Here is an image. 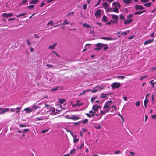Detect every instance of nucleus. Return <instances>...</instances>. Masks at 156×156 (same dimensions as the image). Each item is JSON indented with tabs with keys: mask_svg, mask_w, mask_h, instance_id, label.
Returning a JSON list of instances; mask_svg holds the SVG:
<instances>
[{
	"mask_svg": "<svg viewBox=\"0 0 156 156\" xmlns=\"http://www.w3.org/2000/svg\"><path fill=\"white\" fill-rule=\"evenodd\" d=\"M112 5H115L114 8L113 9V12L118 13L119 12H118V9L116 6L117 5L119 9H120L121 7V5L118 2H117L116 3L115 2H114L112 3Z\"/></svg>",
	"mask_w": 156,
	"mask_h": 156,
	"instance_id": "1",
	"label": "nucleus"
},
{
	"mask_svg": "<svg viewBox=\"0 0 156 156\" xmlns=\"http://www.w3.org/2000/svg\"><path fill=\"white\" fill-rule=\"evenodd\" d=\"M121 86V84L119 82H114L111 85V87L112 88L116 89L119 88Z\"/></svg>",
	"mask_w": 156,
	"mask_h": 156,
	"instance_id": "2",
	"label": "nucleus"
},
{
	"mask_svg": "<svg viewBox=\"0 0 156 156\" xmlns=\"http://www.w3.org/2000/svg\"><path fill=\"white\" fill-rule=\"evenodd\" d=\"M96 48L94 49V50L99 51L102 48V47L104 46V44L101 43H97L95 45Z\"/></svg>",
	"mask_w": 156,
	"mask_h": 156,
	"instance_id": "3",
	"label": "nucleus"
},
{
	"mask_svg": "<svg viewBox=\"0 0 156 156\" xmlns=\"http://www.w3.org/2000/svg\"><path fill=\"white\" fill-rule=\"evenodd\" d=\"M113 103V102L112 101H107L104 104L103 109H106V108H111L110 106L111 105V103Z\"/></svg>",
	"mask_w": 156,
	"mask_h": 156,
	"instance_id": "4",
	"label": "nucleus"
},
{
	"mask_svg": "<svg viewBox=\"0 0 156 156\" xmlns=\"http://www.w3.org/2000/svg\"><path fill=\"white\" fill-rule=\"evenodd\" d=\"M2 16L4 18H8L13 16V14L12 13H4L2 14Z\"/></svg>",
	"mask_w": 156,
	"mask_h": 156,
	"instance_id": "5",
	"label": "nucleus"
},
{
	"mask_svg": "<svg viewBox=\"0 0 156 156\" xmlns=\"http://www.w3.org/2000/svg\"><path fill=\"white\" fill-rule=\"evenodd\" d=\"M112 18L114 19V20L116 21L115 22V23L117 24L118 23V20L119 19V17L118 16L115 15H112Z\"/></svg>",
	"mask_w": 156,
	"mask_h": 156,
	"instance_id": "6",
	"label": "nucleus"
},
{
	"mask_svg": "<svg viewBox=\"0 0 156 156\" xmlns=\"http://www.w3.org/2000/svg\"><path fill=\"white\" fill-rule=\"evenodd\" d=\"M135 7L137 10H141L144 9V7L141 5H136L135 6Z\"/></svg>",
	"mask_w": 156,
	"mask_h": 156,
	"instance_id": "7",
	"label": "nucleus"
},
{
	"mask_svg": "<svg viewBox=\"0 0 156 156\" xmlns=\"http://www.w3.org/2000/svg\"><path fill=\"white\" fill-rule=\"evenodd\" d=\"M80 119V118L78 116L75 115H72L71 117V119L73 120H76Z\"/></svg>",
	"mask_w": 156,
	"mask_h": 156,
	"instance_id": "8",
	"label": "nucleus"
},
{
	"mask_svg": "<svg viewBox=\"0 0 156 156\" xmlns=\"http://www.w3.org/2000/svg\"><path fill=\"white\" fill-rule=\"evenodd\" d=\"M133 21V20H126L124 21V23L125 24H127L131 23Z\"/></svg>",
	"mask_w": 156,
	"mask_h": 156,
	"instance_id": "9",
	"label": "nucleus"
},
{
	"mask_svg": "<svg viewBox=\"0 0 156 156\" xmlns=\"http://www.w3.org/2000/svg\"><path fill=\"white\" fill-rule=\"evenodd\" d=\"M24 110L25 111V112L27 113H30L33 111L32 109L29 108H25Z\"/></svg>",
	"mask_w": 156,
	"mask_h": 156,
	"instance_id": "10",
	"label": "nucleus"
},
{
	"mask_svg": "<svg viewBox=\"0 0 156 156\" xmlns=\"http://www.w3.org/2000/svg\"><path fill=\"white\" fill-rule=\"evenodd\" d=\"M101 14V12L100 9L97 10L95 14V16L97 17L100 16Z\"/></svg>",
	"mask_w": 156,
	"mask_h": 156,
	"instance_id": "11",
	"label": "nucleus"
},
{
	"mask_svg": "<svg viewBox=\"0 0 156 156\" xmlns=\"http://www.w3.org/2000/svg\"><path fill=\"white\" fill-rule=\"evenodd\" d=\"M39 2V0H31L29 2V4H36L38 3Z\"/></svg>",
	"mask_w": 156,
	"mask_h": 156,
	"instance_id": "12",
	"label": "nucleus"
},
{
	"mask_svg": "<svg viewBox=\"0 0 156 156\" xmlns=\"http://www.w3.org/2000/svg\"><path fill=\"white\" fill-rule=\"evenodd\" d=\"M154 40V39H153L151 40H148L146 41L144 43V44L145 45H146L149 44H150V43L152 42Z\"/></svg>",
	"mask_w": 156,
	"mask_h": 156,
	"instance_id": "13",
	"label": "nucleus"
},
{
	"mask_svg": "<svg viewBox=\"0 0 156 156\" xmlns=\"http://www.w3.org/2000/svg\"><path fill=\"white\" fill-rule=\"evenodd\" d=\"M146 11V10L136 12L134 13V14L135 15H140L145 12Z\"/></svg>",
	"mask_w": 156,
	"mask_h": 156,
	"instance_id": "14",
	"label": "nucleus"
},
{
	"mask_svg": "<svg viewBox=\"0 0 156 156\" xmlns=\"http://www.w3.org/2000/svg\"><path fill=\"white\" fill-rule=\"evenodd\" d=\"M132 0H123V2L125 4H129L132 2Z\"/></svg>",
	"mask_w": 156,
	"mask_h": 156,
	"instance_id": "15",
	"label": "nucleus"
},
{
	"mask_svg": "<svg viewBox=\"0 0 156 156\" xmlns=\"http://www.w3.org/2000/svg\"><path fill=\"white\" fill-rule=\"evenodd\" d=\"M101 39H104V40H114L115 39H113L110 37H102L101 38Z\"/></svg>",
	"mask_w": 156,
	"mask_h": 156,
	"instance_id": "16",
	"label": "nucleus"
},
{
	"mask_svg": "<svg viewBox=\"0 0 156 156\" xmlns=\"http://www.w3.org/2000/svg\"><path fill=\"white\" fill-rule=\"evenodd\" d=\"M148 101V100L147 99H145L144 101V105L145 108H147Z\"/></svg>",
	"mask_w": 156,
	"mask_h": 156,
	"instance_id": "17",
	"label": "nucleus"
},
{
	"mask_svg": "<svg viewBox=\"0 0 156 156\" xmlns=\"http://www.w3.org/2000/svg\"><path fill=\"white\" fill-rule=\"evenodd\" d=\"M92 108L93 110H94L95 112L98 110V108L97 107V105H93L92 106Z\"/></svg>",
	"mask_w": 156,
	"mask_h": 156,
	"instance_id": "18",
	"label": "nucleus"
},
{
	"mask_svg": "<svg viewBox=\"0 0 156 156\" xmlns=\"http://www.w3.org/2000/svg\"><path fill=\"white\" fill-rule=\"evenodd\" d=\"M40 108V107L39 106H37V105L36 103L34 104H33V105L32 107L33 108H34V110H35L38 108Z\"/></svg>",
	"mask_w": 156,
	"mask_h": 156,
	"instance_id": "19",
	"label": "nucleus"
},
{
	"mask_svg": "<svg viewBox=\"0 0 156 156\" xmlns=\"http://www.w3.org/2000/svg\"><path fill=\"white\" fill-rule=\"evenodd\" d=\"M57 44V43H55L53 45H50L48 47V48L49 49H54L55 48V47L56 46Z\"/></svg>",
	"mask_w": 156,
	"mask_h": 156,
	"instance_id": "20",
	"label": "nucleus"
},
{
	"mask_svg": "<svg viewBox=\"0 0 156 156\" xmlns=\"http://www.w3.org/2000/svg\"><path fill=\"white\" fill-rule=\"evenodd\" d=\"M111 94H101V96H100V97L102 98H105L106 97L107 95H109Z\"/></svg>",
	"mask_w": 156,
	"mask_h": 156,
	"instance_id": "21",
	"label": "nucleus"
},
{
	"mask_svg": "<svg viewBox=\"0 0 156 156\" xmlns=\"http://www.w3.org/2000/svg\"><path fill=\"white\" fill-rule=\"evenodd\" d=\"M9 109L8 108H7L5 109L3 108V110H2V111H1L0 113V114H3L5 112L9 111Z\"/></svg>",
	"mask_w": 156,
	"mask_h": 156,
	"instance_id": "22",
	"label": "nucleus"
},
{
	"mask_svg": "<svg viewBox=\"0 0 156 156\" xmlns=\"http://www.w3.org/2000/svg\"><path fill=\"white\" fill-rule=\"evenodd\" d=\"M152 4L151 2H149V3L144 4L143 5L146 7H149L151 6V5Z\"/></svg>",
	"mask_w": 156,
	"mask_h": 156,
	"instance_id": "23",
	"label": "nucleus"
},
{
	"mask_svg": "<svg viewBox=\"0 0 156 156\" xmlns=\"http://www.w3.org/2000/svg\"><path fill=\"white\" fill-rule=\"evenodd\" d=\"M102 20L103 22H105L107 21V17L106 16L104 15L103 16L102 18Z\"/></svg>",
	"mask_w": 156,
	"mask_h": 156,
	"instance_id": "24",
	"label": "nucleus"
},
{
	"mask_svg": "<svg viewBox=\"0 0 156 156\" xmlns=\"http://www.w3.org/2000/svg\"><path fill=\"white\" fill-rule=\"evenodd\" d=\"M59 88V86H58L56 87H55L53 89H51L50 90L51 91H55L58 90Z\"/></svg>",
	"mask_w": 156,
	"mask_h": 156,
	"instance_id": "25",
	"label": "nucleus"
},
{
	"mask_svg": "<svg viewBox=\"0 0 156 156\" xmlns=\"http://www.w3.org/2000/svg\"><path fill=\"white\" fill-rule=\"evenodd\" d=\"M104 47L103 48V49L105 51L106 50H107V49H108V44H104Z\"/></svg>",
	"mask_w": 156,
	"mask_h": 156,
	"instance_id": "26",
	"label": "nucleus"
},
{
	"mask_svg": "<svg viewBox=\"0 0 156 156\" xmlns=\"http://www.w3.org/2000/svg\"><path fill=\"white\" fill-rule=\"evenodd\" d=\"M104 8L106 9L108 7V4L107 2H104L102 5Z\"/></svg>",
	"mask_w": 156,
	"mask_h": 156,
	"instance_id": "27",
	"label": "nucleus"
},
{
	"mask_svg": "<svg viewBox=\"0 0 156 156\" xmlns=\"http://www.w3.org/2000/svg\"><path fill=\"white\" fill-rule=\"evenodd\" d=\"M70 22L67 21L66 20H65L63 21L62 25H67L69 24Z\"/></svg>",
	"mask_w": 156,
	"mask_h": 156,
	"instance_id": "28",
	"label": "nucleus"
},
{
	"mask_svg": "<svg viewBox=\"0 0 156 156\" xmlns=\"http://www.w3.org/2000/svg\"><path fill=\"white\" fill-rule=\"evenodd\" d=\"M21 108H22L21 107H17L16 108V109L17 110V111L16 112V113L17 114L18 113L20 112V110H21Z\"/></svg>",
	"mask_w": 156,
	"mask_h": 156,
	"instance_id": "29",
	"label": "nucleus"
},
{
	"mask_svg": "<svg viewBox=\"0 0 156 156\" xmlns=\"http://www.w3.org/2000/svg\"><path fill=\"white\" fill-rule=\"evenodd\" d=\"M154 81V80H152L150 82V83L151 84V87L152 88H153L154 86V84H155L154 83H153V82Z\"/></svg>",
	"mask_w": 156,
	"mask_h": 156,
	"instance_id": "30",
	"label": "nucleus"
},
{
	"mask_svg": "<svg viewBox=\"0 0 156 156\" xmlns=\"http://www.w3.org/2000/svg\"><path fill=\"white\" fill-rule=\"evenodd\" d=\"M83 27H86L87 28H91V27L89 24H87L86 23H84L83 25Z\"/></svg>",
	"mask_w": 156,
	"mask_h": 156,
	"instance_id": "31",
	"label": "nucleus"
},
{
	"mask_svg": "<svg viewBox=\"0 0 156 156\" xmlns=\"http://www.w3.org/2000/svg\"><path fill=\"white\" fill-rule=\"evenodd\" d=\"M65 101L66 100L65 99H60L59 100V102L61 104H63L64 102H65Z\"/></svg>",
	"mask_w": 156,
	"mask_h": 156,
	"instance_id": "32",
	"label": "nucleus"
},
{
	"mask_svg": "<svg viewBox=\"0 0 156 156\" xmlns=\"http://www.w3.org/2000/svg\"><path fill=\"white\" fill-rule=\"evenodd\" d=\"M45 107L47 108V109H50L51 108L52 106L49 105L47 104H45Z\"/></svg>",
	"mask_w": 156,
	"mask_h": 156,
	"instance_id": "33",
	"label": "nucleus"
},
{
	"mask_svg": "<svg viewBox=\"0 0 156 156\" xmlns=\"http://www.w3.org/2000/svg\"><path fill=\"white\" fill-rule=\"evenodd\" d=\"M119 16V19L121 20H124L125 19V17L124 16L122 15H120Z\"/></svg>",
	"mask_w": 156,
	"mask_h": 156,
	"instance_id": "34",
	"label": "nucleus"
},
{
	"mask_svg": "<svg viewBox=\"0 0 156 156\" xmlns=\"http://www.w3.org/2000/svg\"><path fill=\"white\" fill-rule=\"evenodd\" d=\"M88 120L87 119H85L84 121L81 122V123H82L83 124H85L87 123L88 122Z\"/></svg>",
	"mask_w": 156,
	"mask_h": 156,
	"instance_id": "35",
	"label": "nucleus"
},
{
	"mask_svg": "<svg viewBox=\"0 0 156 156\" xmlns=\"http://www.w3.org/2000/svg\"><path fill=\"white\" fill-rule=\"evenodd\" d=\"M49 129H45V130H42L41 131V133H44L48 131L49 130Z\"/></svg>",
	"mask_w": 156,
	"mask_h": 156,
	"instance_id": "36",
	"label": "nucleus"
},
{
	"mask_svg": "<svg viewBox=\"0 0 156 156\" xmlns=\"http://www.w3.org/2000/svg\"><path fill=\"white\" fill-rule=\"evenodd\" d=\"M53 22L52 20H50L49 21L48 23L47 24V25H53Z\"/></svg>",
	"mask_w": 156,
	"mask_h": 156,
	"instance_id": "37",
	"label": "nucleus"
},
{
	"mask_svg": "<svg viewBox=\"0 0 156 156\" xmlns=\"http://www.w3.org/2000/svg\"><path fill=\"white\" fill-rule=\"evenodd\" d=\"M34 5H29L27 7V8L29 9H32L34 7Z\"/></svg>",
	"mask_w": 156,
	"mask_h": 156,
	"instance_id": "38",
	"label": "nucleus"
},
{
	"mask_svg": "<svg viewBox=\"0 0 156 156\" xmlns=\"http://www.w3.org/2000/svg\"><path fill=\"white\" fill-rule=\"evenodd\" d=\"M96 99L95 97H92L91 98V101L92 103H94V101Z\"/></svg>",
	"mask_w": 156,
	"mask_h": 156,
	"instance_id": "39",
	"label": "nucleus"
},
{
	"mask_svg": "<svg viewBox=\"0 0 156 156\" xmlns=\"http://www.w3.org/2000/svg\"><path fill=\"white\" fill-rule=\"evenodd\" d=\"M75 151L76 149L75 148H73L70 151L69 154H70L73 153Z\"/></svg>",
	"mask_w": 156,
	"mask_h": 156,
	"instance_id": "40",
	"label": "nucleus"
},
{
	"mask_svg": "<svg viewBox=\"0 0 156 156\" xmlns=\"http://www.w3.org/2000/svg\"><path fill=\"white\" fill-rule=\"evenodd\" d=\"M46 66L49 68L52 67L53 66V65L50 64H47L46 65Z\"/></svg>",
	"mask_w": 156,
	"mask_h": 156,
	"instance_id": "41",
	"label": "nucleus"
},
{
	"mask_svg": "<svg viewBox=\"0 0 156 156\" xmlns=\"http://www.w3.org/2000/svg\"><path fill=\"white\" fill-rule=\"evenodd\" d=\"M86 91L85 90H83L81 93L79 94V96H81L85 94Z\"/></svg>",
	"mask_w": 156,
	"mask_h": 156,
	"instance_id": "42",
	"label": "nucleus"
},
{
	"mask_svg": "<svg viewBox=\"0 0 156 156\" xmlns=\"http://www.w3.org/2000/svg\"><path fill=\"white\" fill-rule=\"evenodd\" d=\"M29 130V129H25L22 131V133H24L25 132H27Z\"/></svg>",
	"mask_w": 156,
	"mask_h": 156,
	"instance_id": "43",
	"label": "nucleus"
},
{
	"mask_svg": "<svg viewBox=\"0 0 156 156\" xmlns=\"http://www.w3.org/2000/svg\"><path fill=\"white\" fill-rule=\"evenodd\" d=\"M133 16V15L132 14H129V15H128L127 17V18L129 19H130Z\"/></svg>",
	"mask_w": 156,
	"mask_h": 156,
	"instance_id": "44",
	"label": "nucleus"
},
{
	"mask_svg": "<svg viewBox=\"0 0 156 156\" xmlns=\"http://www.w3.org/2000/svg\"><path fill=\"white\" fill-rule=\"evenodd\" d=\"M100 113L101 114V115H103L105 114V112L104 111L101 110L100 112Z\"/></svg>",
	"mask_w": 156,
	"mask_h": 156,
	"instance_id": "45",
	"label": "nucleus"
},
{
	"mask_svg": "<svg viewBox=\"0 0 156 156\" xmlns=\"http://www.w3.org/2000/svg\"><path fill=\"white\" fill-rule=\"evenodd\" d=\"M28 1L27 0H23L22 2H21V3L23 4H25L26 2H27Z\"/></svg>",
	"mask_w": 156,
	"mask_h": 156,
	"instance_id": "46",
	"label": "nucleus"
},
{
	"mask_svg": "<svg viewBox=\"0 0 156 156\" xmlns=\"http://www.w3.org/2000/svg\"><path fill=\"white\" fill-rule=\"evenodd\" d=\"M79 140V139L78 138H76L75 139H74L73 140V142L74 143H76L77 142H78Z\"/></svg>",
	"mask_w": 156,
	"mask_h": 156,
	"instance_id": "47",
	"label": "nucleus"
},
{
	"mask_svg": "<svg viewBox=\"0 0 156 156\" xmlns=\"http://www.w3.org/2000/svg\"><path fill=\"white\" fill-rule=\"evenodd\" d=\"M53 53L55 54L58 57H60L59 55H58L55 51H53Z\"/></svg>",
	"mask_w": 156,
	"mask_h": 156,
	"instance_id": "48",
	"label": "nucleus"
},
{
	"mask_svg": "<svg viewBox=\"0 0 156 156\" xmlns=\"http://www.w3.org/2000/svg\"><path fill=\"white\" fill-rule=\"evenodd\" d=\"M135 105L137 106H140V102L139 101H137L135 103Z\"/></svg>",
	"mask_w": 156,
	"mask_h": 156,
	"instance_id": "49",
	"label": "nucleus"
},
{
	"mask_svg": "<svg viewBox=\"0 0 156 156\" xmlns=\"http://www.w3.org/2000/svg\"><path fill=\"white\" fill-rule=\"evenodd\" d=\"M110 109V108H106L105 110H104L105 112V113L108 112Z\"/></svg>",
	"mask_w": 156,
	"mask_h": 156,
	"instance_id": "50",
	"label": "nucleus"
},
{
	"mask_svg": "<svg viewBox=\"0 0 156 156\" xmlns=\"http://www.w3.org/2000/svg\"><path fill=\"white\" fill-rule=\"evenodd\" d=\"M147 76H142L140 78V80L141 81L143 79L146 78L147 77Z\"/></svg>",
	"mask_w": 156,
	"mask_h": 156,
	"instance_id": "51",
	"label": "nucleus"
},
{
	"mask_svg": "<svg viewBox=\"0 0 156 156\" xmlns=\"http://www.w3.org/2000/svg\"><path fill=\"white\" fill-rule=\"evenodd\" d=\"M125 77V76H117L118 78H121L122 79H123Z\"/></svg>",
	"mask_w": 156,
	"mask_h": 156,
	"instance_id": "52",
	"label": "nucleus"
},
{
	"mask_svg": "<svg viewBox=\"0 0 156 156\" xmlns=\"http://www.w3.org/2000/svg\"><path fill=\"white\" fill-rule=\"evenodd\" d=\"M26 41L27 42V43L28 45L30 46L31 45V43H30V41L29 40H26Z\"/></svg>",
	"mask_w": 156,
	"mask_h": 156,
	"instance_id": "53",
	"label": "nucleus"
},
{
	"mask_svg": "<svg viewBox=\"0 0 156 156\" xmlns=\"http://www.w3.org/2000/svg\"><path fill=\"white\" fill-rule=\"evenodd\" d=\"M83 8L84 9H86L87 7V4H84L83 5Z\"/></svg>",
	"mask_w": 156,
	"mask_h": 156,
	"instance_id": "54",
	"label": "nucleus"
},
{
	"mask_svg": "<svg viewBox=\"0 0 156 156\" xmlns=\"http://www.w3.org/2000/svg\"><path fill=\"white\" fill-rule=\"evenodd\" d=\"M95 24L98 25L100 27H101L102 26V23L100 22L96 23Z\"/></svg>",
	"mask_w": 156,
	"mask_h": 156,
	"instance_id": "55",
	"label": "nucleus"
},
{
	"mask_svg": "<svg viewBox=\"0 0 156 156\" xmlns=\"http://www.w3.org/2000/svg\"><path fill=\"white\" fill-rule=\"evenodd\" d=\"M98 91V90L97 89H94V90H91V92L93 93H94Z\"/></svg>",
	"mask_w": 156,
	"mask_h": 156,
	"instance_id": "56",
	"label": "nucleus"
},
{
	"mask_svg": "<svg viewBox=\"0 0 156 156\" xmlns=\"http://www.w3.org/2000/svg\"><path fill=\"white\" fill-rule=\"evenodd\" d=\"M82 130L84 132H87V129H85L84 128H83L82 129Z\"/></svg>",
	"mask_w": 156,
	"mask_h": 156,
	"instance_id": "57",
	"label": "nucleus"
},
{
	"mask_svg": "<svg viewBox=\"0 0 156 156\" xmlns=\"http://www.w3.org/2000/svg\"><path fill=\"white\" fill-rule=\"evenodd\" d=\"M34 36L35 38H39L40 36L37 35V34H34Z\"/></svg>",
	"mask_w": 156,
	"mask_h": 156,
	"instance_id": "58",
	"label": "nucleus"
},
{
	"mask_svg": "<svg viewBox=\"0 0 156 156\" xmlns=\"http://www.w3.org/2000/svg\"><path fill=\"white\" fill-rule=\"evenodd\" d=\"M84 145V144L83 142H82L81 146L80 147H79V148L80 149H81L82 147Z\"/></svg>",
	"mask_w": 156,
	"mask_h": 156,
	"instance_id": "59",
	"label": "nucleus"
},
{
	"mask_svg": "<svg viewBox=\"0 0 156 156\" xmlns=\"http://www.w3.org/2000/svg\"><path fill=\"white\" fill-rule=\"evenodd\" d=\"M151 117V118L153 119H156V114L155 115H152Z\"/></svg>",
	"mask_w": 156,
	"mask_h": 156,
	"instance_id": "60",
	"label": "nucleus"
},
{
	"mask_svg": "<svg viewBox=\"0 0 156 156\" xmlns=\"http://www.w3.org/2000/svg\"><path fill=\"white\" fill-rule=\"evenodd\" d=\"M44 1L40 5V7H42L45 5V4L44 3Z\"/></svg>",
	"mask_w": 156,
	"mask_h": 156,
	"instance_id": "61",
	"label": "nucleus"
},
{
	"mask_svg": "<svg viewBox=\"0 0 156 156\" xmlns=\"http://www.w3.org/2000/svg\"><path fill=\"white\" fill-rule=\"evenodd\" d=\"M20 127H26V126L25 125L22 124L20 125Z\"/></svg>",
	"mask_w": 156,
	"mask_h": 156,
	"instance_id": "62",
	"label": "nucleus"
},
{
	"mask_svg": "<svg viewBox=\"0 0 156 156\" xmlns=\"http://www.w3.org/2000/svg\"><path fill=\"white\" fill-rule=\"evenodd\" d=\"M86 115L87 117L89 118L91 117V115L88 113H86Z\"/></svg>",
	"mask_w": 156,
	"mask_h": 156,
	"instance_id": "63",
	"label": "nucleus"
},
{
	"mask_svg": "<svg viewBox=\"0 0 156 156\" xmlns=\"http://www.w3.org/2000/svg\"><path fill=\"white\" fill-rule=\"evenodd\" d=\"M151 70L152 71H154V70H156V67H154V68H151Z\"/></svg>",
	"mask_w": 156,
	"mask_h": 156,
	"instance_id": "64",
	"label": "nucleus"
}]
</instances>
